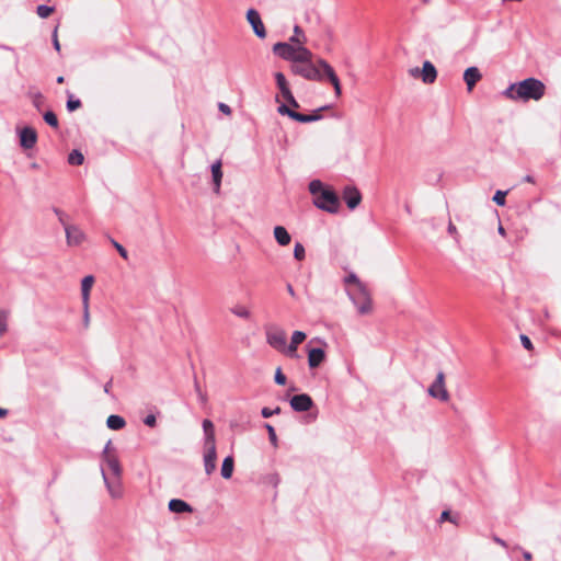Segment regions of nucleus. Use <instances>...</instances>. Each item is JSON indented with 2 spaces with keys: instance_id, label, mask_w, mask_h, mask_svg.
<instances>
[{
  "instance_id": "obj_1",
  "label": "nucleus",
  "mask_w": 561,
  "mask_h": 561,
  "mask_svg": "<svg viewBox=\"0 0 561 561\" xmlns=\"http://www.w3.org/2000/svg\"><path fill=\"white\" fill-rule=\"evenodd\" d=\"M312 57L311 50L308 49V56L304 60H297L290 66L291 72L311 81H323L327 79L333 85L335 95L337 98L341 96V82L332 66L321 58L314 64Z\"/></svg>"
},
{
  "instance_id": "obj_2",
  "label": "nucleus",
  "mask_w": 561,
  "mask_h": 561,
  "mask_svg": "<svg viewBox=\"0 0 561 561\" xmlns=\"http://www.w3.org/2000/svg\"><path fill=\"white\" fill-rule=\"evenodd\" d=\"M545 90V84L540 80L527 78L510 84L503 92V95L513 101H538L543 96Z\"/></svg>"
},
{
  "instance_id": "obj_3",
  "label": "nucleus",
  "mask_w": 561,
  "mask_h": 561,
  "mask_svg": "<svg viewBox=\"0 0 561 561\" xmlns=\"http://www.w3.org/2000/svg\"><path fill=\"white\" fill-rule=\"evenodd\" d=\"M290 43L278 42L273 46V53L279 58L290 61L291 65L297 60H304L308 56V48L304 46V41L296 36L289 38Z\"/></svg>"
},
{
  "instance_id": "obj_4",
  "label": "nucleus",
  "mask_w": 561,
  "mask_h": 561,
  "mask_svg": "<svg viewBox=\"0 0 561 561\" xmlns=\"http://www.w3.org/2000/svg\"><path fill=\"white\" fill-rule=\"evenodd\" d=\"M285 101L287 102V104H280L277 108V112L280 114V115H287L288 117H290L291 119L296 121V122H299V123H311V122H317L319 119H321V115H320V112L322 110H325L328 108V106H323L321 108H318L312 114H301V113H298L296 111H294L291 107L294 108H297L299 107V104L298 102L296 101L295 96L293 95V93H289L287 94L286 96H284Z\"/></svg>"
},
{
  "instance_id": "obj_5",
  "label": "nucleus",
  "mask_w": 561,
  "mask_h": 561,
  "mask_svg": "<svg viewBox=\"0 0 561 561\" xmlns=\"http://www.w3.org/2000/svg\"><path fill=\"white\" fill-rule=\"evenodd\" d=\"M346 294L359 314H368L373 309L371 298L366 285L346 288Z\"/></svg>"
},
{
  "instance_id": "obj_6",
  "label": "nucleus",
  "mask_w": 561,
  "mask_h": 561,
  "mask_svg": "<svg viewBox=\"0 0 561 561\" xmlns=\"http://www.w3.org/2000/svg\"><path fill=\"white\" fill-rule=\"evenodd\" d=\"M266 343L277 352L285 355L287 334L286 331L277 325H268L265 328Z\"/></svg>"
},
{
  "instance_id": "obj_7",
  "label": "nucleus",
  "mask_w": 561,
  "mask_h": 561,
  "mask_svg": "<svg viewBox=\"0 0 561 561\" xmlns=\"http://www.w3.org/2000/svg\"><path fill=\"white\" fill-rule=\"evenodd\" d=\"M313 204L319 209H322L330 214L337 213L340 208V199L337 195L334 193V191L328 187L323 192H321L320 195H317V197L313 198Z\"/></svg>"
},
{
  "instance_id": "obj_8",
  "label": "nucleus",
  "mask_w": 561,
  "mask_h": 561,
  "mask_svg": "<svg viewBox=\"0 0 561 561\" xmlns=\"http://www.w3.org/2000/svg\"><path fill=\"white\" fill-rule=\"evenodd\" d=\"M59 216V221L64 226L67 244L69 247H78L85 240V233L76 225H69L64 220V214L60 210H56Z\"/></svg>"
},
{
  "instance_id": "obj_9",
  "label": "nucleus",
  "mask_w": 561,
  "mask_h": 561,
  "mask_svg": "<svg viewBox=\"0 0 561 561\" xmlns=\"http://www.w3.org/2000/svg\"><path fill=\"white\" fill-rule=\"evenodd\" d=\"M428 394L443 402L448 401L449 393L445 387V375L443 371L436 375L435 381L428 388Z\"/></svg>"
},
{
  "instance_id": "obj_10",
  "label": "nucleus",
  "mask_w": 561,
  "mask_h": 561,
  "mask_svg": "<svg viewBox=\"0 0 561 561\" xmlns=\"http://www.w3.org/2000/svg\"><path fill=\"white\" fill-rule=\"evenodd\" d=\"M204 469L205 473L207 476H210L216 470V462H217V450H216V444L211 445H204Z\"/></svg>"
},
{
  "instance_id": "obj_11",
  "label": "nucleus",
  "mask_w": 561,
  "mask_h": 561,
  "mask_svg": "<svg viewBox=\"0 0 561 561\" xmlns=\"http://www.w3.org/2000/svg\"><path fill=\"white\" fill-rule=\"evenodd\" d=\"M101 472H102V477H103L104 483H105V485L107 488V491H108L110 495L113 499L121 497L123 495V488H122L121 477H115V476L108 477L106 474L105 469H104L103 466L101 467Z\"/></svg>"
},
{
  "instance_id": "obj_12",
  "label": "nucleus",
  "mask_w": 561,
  "mask_h": 561,
  "mask_svg": "<svg viewBox=\"0 0 561 561\" xmlns=\"http://www.w3.org/2000/svg\"><path fill=\"white\" fill-rule=\"evenodd\" d=\"M247 20L253 28L254 34L264 38L266 36L265 26L261 20L260 13L255 9H249L247 12Z\"/></svg>"
},
{
  "instance_id": "obj_13",
  "label": "nucleus",
  "mask_w": 561,
  "mask_h": 561,
  "mask_svg": "<svg viewBox=\"0 0 561 561\" xmlns=\"http://www.w3.org/2000/svg\"><path fill=\"white\" fill-rule=\"evenodd\" d=\"M306 333L302 331H294L290 337V343L286 344V353L285 356L290 358H297V350L299 344H301L306 340Z\"/></svg>"
},
{
  "instance_id": "obj_14",
  "label": "nucleus",
  "mask_w": 561,
  "mask_h": 561,
  "mask_svg": "<svg viewBox=\"0 0 561 561\" xmlns=\"http://www.w3.org/2000/svg\"><path fill=\"white\" fill-rule=\"evenodd\" d=\"M313 402L306 393L296 394L290 399V407L296 412H306L311 409Z\"/></svg>"
},
{
  "instance_id": "obj_15",
  "label": "nucleus",
  "mask_w": 561,
  "mask_h": 561,
  "mask_svg": "<svg viewBox=\"0 0 561 561\" xmlns=\"http://www.w3.org/2000/svg\"><path fill=\"white\" fill-rule=\"evenodd\" d=\"M343 199L350 209H355L362 201V194L355 186H346L343 191Z\"/></svg>"
},
{
  "instance_id": "obj_16",
  "label": "nucleus",
  "mask_w": 561,
  "mask_h": 561,
  "mask_svg": "<svg viewBox=\"0 0 561 561\" xmlns=\"http://www.w3.org/2000/svg\"><path fill=\"white\" fill-rule=\"evenodd\" d=\"M37 141V134L32 127H24L20 131V144L24 149H32Z\"/></svg>"
},
{
  "instance_id": "obj_17",
  "label": "nucleus",
  "mask_w": 561,
  "mask_h": 561,
  "mask_svg": "<svg viewBox=\"0 0 561 561\" xmlns=\"http://www.w3.org/2000/svg\"><path fill=\"white\" fill-rule=\"evenodd\" d=\"M481 78L482 75L478 67L472 66L467 68L463 72V80L467 84V90L471 92L477 82L481 80Z\"/></svg>"
},
{
  "instance_id": "obj_18",
  "label": "nucleus",
  "mask_w": 561,
  "mask_h": 561,
  "mask_svg": "<svg viewBox=\"0 0 561 561\" xmlns=\"http://www.w3.org/2000/svg\"><path fill=\"white\" fill-rule=\"evenodd\" d=\"M325 359V352L320 348H310L308 351V365L311 369L319 367Z\"/></svg>"
},
{
  "instance_id": "obj_19",
  "label": "nucleus",
  "mask_w": 561,
  "mask_h": 561,
  "mask_svg": "<svg viewBox=\"0 0 561 561\" xmlns=\"http://www.w3.org/2000/svg\"><path fill=\"white\" fill-rule=\"evenodd\" d=\"M421 77L422 81L427 84L433 83L436 80L437 71L435 66L431 61H424L423 67L421 69Z\"/></svg>"
},
{
  "instance_id": "obj_20",
  "label": "nucleus",
  "mask_w": 561,
  "mask_h": 561,
  "mask_svg": "<svg viewBox=\"0 0 561 561\" xmlns=\"http://www.w3.org/2000/svg\"><path fill=\"white\" fill-rule=\"evenodd\" d=\"M102 461L111 470L112 476H115V477L122 476V468H121V463H119V460H118L116 454L112 455V456L102 457Z\"/></svg>"
},
{
  "instance_id": "obj_21",
  "label": "nucleus",
  "mask_w": 561,
  "mask_h": 561,
  "mask_svg": "<svg viewBox=\"0 0 561 561\" xmlns=\"http://www.w3.org/2000/svg\"><path fill=\"white\" fill-rule=\"evenodd\" d=\"M168 507L171 512L178 513V514L193 512L192 506L188 503H186L185 501L180 500V499H172L169 502Z\"/></svg>"
},
{
  "instance_id": "obj_22",
  "label": "nucleus",
  "mask_w": 561,
  "mask_h": 561,
  "mask_svg": "<svg viewBox=\"0 0 561 561\" xmlns=\"http://www.w3.org/2000/svg\"><path fill=\"white\" fill-rule=\"evenodd\" d=\"M273 233H274V238H275L276 242L282 247L288 245L291 241L290 234L288 233L286 228L283 226H276L274 228Z\"/></svg>"
},
{
  "instance_id": "obj_23",
  "label": "nucleus",
  "mask_w": 561,
  "mask_h": 561,
  "mask_svg": "<svg viewBox=\"0 0 561 561\" xmlns=\"http://www.w3.org/2000/svg\"><path fill=\"white\" fill-rule=\"evenodd\" d=\"M94 284V277L92 275H88L81 280V296H82V305H87L90 299V291Z\"/></svg>"
},
{
  "instance_id": "obj_24",
  "label": "nucleus",
  "mask_w": 561,
  "mask_h": 561,
  "mask_svg": "<svg viewBox=\"0 0 561 561\" xmlns=\"http://www.w3.org/2000/svg\"><path fill=\"white\" fill-rule=\"evenodd\" d=\"M203 431L205 434L204 445L216 444L214 424L210 420L203 421Z\"/></svg>"
},
{
  "instance_id": "obj_25",
  "label": "nucleus",
  "mask_w": 561,
  "mask_h": 561,
  "mask_svg": "<svg viewBox=\"0 0 561 561\" xmlns=\"http://www.w3.org/2000/svg\"><path fill=\"white\" fill-rule=\"evenodd\" d=\"M211 174H213V181L215 185V192H219L221 179H222V171H221V160H217L211 164Z\"/></svg>"
},
{
  "instance_id": "obj_26",
  "label": "nucleus",
  "mask_w": 561,
  "mask_h": 561,
  "mask_svg": "<svg viewBox=\"0 0 561 561\" xmlns=\"http://www.w3.org/2000/svg\"><path fill=\"white\" fill-rule=\"evenodd\" d=\"M234 460L232 456H227L221 465V477L224 479H230L233 473Z\"/></svg>"
},
{
  "instance_id": "obj_27",
  "label": "nucleus",
  "mask_w": 561,
  "mask_h": 561,
  "mask_svg": "<svg viewBox=\"0 0 561 561\" xmlns=\"http://www.w3.org/2000/svg\"><path fill=\"white\" fill-rule=\"evenodd\" d=\"M275 80H276L277 88L279 89L283 98L286 96L287 94L291 93V91L289 89V84H288L283 72H276Z\"/></svg>"
},
{
  "instance_id": "obj_28",
  "label": "nucleus",
  "mask_w": 561,
  "mask_h": 561,
  "mask_svg": "<svg viewBox=\"0 0 561 561\" xmlns=\"http://www.w3.org/2000/svg\"><path fill=\"white\" fill-rule=\"evenodd\" d=\"M106 425L111 430L118 431V430H122L126 425V422H125L124 417L116 415V414H112L107 417Z\"/></svg>"
},
{
  "instance_id": "obj_29",
  "label": "nucleus",
  "mask_w": 561,
  "mask_h": 561,
  "mask_svg": "<svg viewBox=\"0 0 561 561\" xmlns=\"http://www.w3.org/2000/svg\"><path fill=\"white\" fill-rule=\"evenodd\" d=\"M327 187L323 186V183L320 180H312L309 183V192L313 196V198L317 197V195H320L321 192H323Z\"/></svg>"
},
{
  "instance_id": "obj_30",
  "label": "nucleus",
  "mask_w": 561,
  "mask_h": 561,
  "mask_svg": "<svg viewBox=\"0 0 561 561\" xmlns=\"http://www.w3.org/2000/svg\"><path fill=\"white\" fill-rule=\"evenodd\" d=\"M84 157L79 150H72L68 156V162L72 165H80L83 163Z\"/></svg>"
},
{
  "instance_id": "obj_31",
  "label": "nucleus",
  "mask_w": 561,
  "mask_h": 561,
  "mask_svg": "<svg viewBox=\"0 0 561 561\" xmlns=\"http://www.w3.org/2000/svg\"><path fill=\"white\" fill-rule=\"evenodd\" d=\"M344 284L346 286V288H350V287H357L358 285H364L363 282H360V279L356 276V274L354 273H350L345 278H344Z\"/></svg>"
},
{
  "instance_id": "obj_32",
  "label": "nucleus",
  "mask_w": 561,
  "mask_h": 561,
  "mask_svg": "<svg viewBox=\"0 0 561 561\" xmlns=\"http://www.w3.org/2000/svg\"><path fill=\"white\" fill-rule=\"evenodd\" d=\"M231 312L242 319H249L251 313L249 309L244 306H236L231 309Z\"/></svg>"
},
{
  "instance_id": "obj_33",
  "label": "nucleus",
  "mask_w": 561,
  "mask_h": 561,
  "mask_svg": "<svg viewBox=\"0 0 561 561\" xmlns=\"http://www.w3.org/2000/svg\"><path fill=\"white\" fill-rule=\"evenodd\" d=\"M294 257L298 261H302L306 257L305 247L300 242H297L294 247Z\"/></svg>"
},
{
  "instance_id": "obj_34",
  "label": "nucleus",
  "mask_w": 561,
  "mask_h": 561,
  "mask_svg": "<svg viewBox=\"0 0 561 561\" xmlns=\"http://www.w3.org/2000/svg\"><path fill=\"white\" fill-rule=\"evenodd\" d=\"M53 11H54V8L45 5V4H41L36 9L38 16H41L42 19L48 18L53 13Z\"/></svg>"
},
{
  "instance_id": "obj_35",
  "label": "nucleus",
  "mask_w": 561,
  "mask_h": 561,
  "mask_svg": "<svg viewBox=\"0 0 561 561\" xmlns=\"http://www.w3.org/2000/svg\"><path fill=\"white\" fill-rule=\"evenodd\" d=\"M44 121L51 127L56 128L58 127V119H57V116L54 112H46L44 114Z\"/></svg>"
},
{
  "instance_id": "obj_36",
  "label": "nucleus",
  "mask_w": 561,
  "mask_h": 561,
  "mask_svg": "<svg viewBox=\"0 0 561 561\" xmlns=\"http://www.w3.org/2000/svg\"><path fill=\"white\" fill-rule=\"evenodd\" d=\"M265 428L267 430V433H268V439H270L271 444H272L274 447H277V445H278V439H277V435H276V433H275L274 427H273L271 424H265Z\"/></svg>"
},
{
  "instance_id": "obj_37",
  "label": "nucleus",
  "mask_w": 561,
  "mask_h": 561,
  "mask_svg": "<svg viewBox=\"0 0 561 561\" xmlns=\"http://www.w3.org/2000/svg\"><path fill=\"white\" fill-rule=\"evenodd\" d=\"M506 194V191H496L493 196V202L499 206H504Z\"/></svg>"
},
{
  "instance_id": "obj_38",
  "label": "nucleus",
  "mask_w": 561,
  "mask_h": 561,
  "mask_svg": "<svg viewBox=\"0 0 561 561\" xmlns=\"http://www.w3.org/2000/svg\"><path fill=\"white\" fill-rule=\"evenodd\" d=\"M111 240V243L113 244V247L117 250V252L119 253V255L124 259V260H127L128 259V253L126 251V249L121 244L118 243L116 240L114 239H110Z\"/></svg>"
},
{
  "instance_id": "obj_39",
  "label": "nucleus",
  "mask_w": 561,
  "mask_h": 561,
  "mask_svg": "<svg viewBox=\"0 0 561 561\" xmlns=\"http://www.w3.org/2000/svg\"><path fill=\"white\" fill-rule=\"evenodd\" d=\"M8 312L0 310V335L7 331Z\"/></svg>"
},
{
  "instance_id": "obj_40",
  "label": "nucleus",
  "mask_w": 561,
  "mask_h": 561,
  "mask_svg": "<svg viewBox=\"0 0 561 561\" xmlns=\"http://www.w3.org/2000/svg\"><path fill=\"white\" fill-rule=\"evenodd\" d=\"M274 379L277 385L284 386L286 383L287 379L286 376L283 374L280 367L276 369Z\"/></svg>"
},
{
  "instance_id": "obj_41",
  "label": "nucleus",
  "mask_w": 561,
  "mask_h": 561,
  "mask_svg": "<svg viewBox=\"0 0 561 561\" xmlns=\"http://www.w3.org/2000/svg\"><path fill=\"white\" fill-rule=\"evenodd\" d=\"M81 106V101L79 99H72L70 98L68 101H67V108L68 111L72 112V111H76L77 108H79Z\"/></svg>"
},
{
  "instance_id": "obj_42",
  "label": "nucleus",
  "mask_w": 561,
  "mask_h": 561,
  "mask_svg": "<svg viewBox=\"0 0 561 561\" xmlns=\"http://www.w3.org/2000/svg\"><path fill=\"white\" fill-rule=\"evenodd\" d=\"M279 412H280V408L279 407L275 408L274 410H272L270 408H263L262 411H261V414H262L263 417L267 419V417H271L274 414H278Z\"/></svg>"
},
{
  "instance_id": "obj_43",
  "label": "nucleus",
  "mask_w": 561,
  "mask_h": 561,
  "mask_svg": "<svg viewBox=\"0 0 561 561\" xmlns=\"http://www.w3.org/2000/svg\"><path fill=\"white\" fill-rule=\"evenodd\" d=\"M115 449L112 445V442L108 440L102 451V457H105V456H112V455H115Z\"/></svg>"
},
{
  "instance_id": "obj_44",
  "label": "nucleus",
  "mask_w": 561,
  "mask_h": 561,
  "mask_svg": "<svg viewBox=\"0 0 561 561\" xmlns=\"http://www.w3.org/2000/svg\"><path fill=\"white\" fill-rule=\"evenodd\" d=\"M520 342H522V345H523L526 350H528V351L533 350V343H531L530 339H529L527 335L522 334V335H520Z\"/></svg>"
},
{
  "instance_id": "obj_45",
  "label": "nucleus",
  "mask_w": 561,
  "mask_h": 561,
  "mask_svg": "<svg viewBox=\"0 0 561 561\" xmlns=\"http://www.w3.org/2000/svg\"><path fill=\"white\" fill-rule=\"evenodd\" d=\"M293 36H296V37L300 38L301 41H304V44L307 41L304 31L298 25H295V27H294V35Z\"/></svg>"
},
{
  "instance_id": "obj_46",
  "label": "nucleus",
  "mask_w": 561,
  "mask_h": 561,
  "mask_svg": "<svg viewBox=\"0 0 561 561\" xmlns=\"http://www.w3.org/2000/svg\"><path fill=\"white\" fill-rule=\"evenodd\" d=\"M144 423L149 427H154L157 424L156 416L153 414H149L144 419Z\"/></svg>"
},
{
  "instance_id": "obj_47",
  "label": "nucleus",
  "mask_w": 561,
  "mask_h": 561,
  "mask_svg": "<svg viewBox=\"0 0 561 561\" xmlns=\"http://www.w3.org/2000/svg\"><path fill=\"white\" fill-rule=\"evenodd\" d=\"M82 307H83V322H84V327L87 328L90 322L89 302H87V305H82Z\"/></svg>"
},
{
  "instance_id": "obj_48",
  "label": "nucleus",
  "mask_w": 561,
  "mask_h": 561,
  "mask_svg": "<svg viewBox=\"0 0 561 561\" xmlns=\"http://www.w3.org/2000/svg\"><path fill=\"white\" fill-rule=\"evenodd\" d=\"M445 520H449V522L456 524V519L454 517H451V515L448 511H444L440 514V522H445Z\"/></svg>"
},
{
  "instance_id": "obj_49",
  "label": "nucleus",
  "mask_w": 561,
  "mask_h": 561,
  "mask_svg": "<svg viewBox=\"0 0 561 561\" xmlns=\"http://www.w3.org/2000/svg\"><path fill=\"white\" fill-rule=\"evenodd\" d=\"M43 103V95L41 93H36L33 98V104L34 106H36L37 108L41 107Z\"/></svg>"
},
{
  "instance_id": "obj_50",
  "label": "nucleus",
  "mask_w": 561,
  "mask_h": 561,
  "mask_svg": "<svg viewBox=\"0 0 561 561\" xmlns=\"http://www.w3.org/2000/svg\"><path fill=\"white\" fill-rule=\"evenodd\" d=\"M53 44H54V47L57 51L60 50V44H59V41H58V37H57V27L54 30V33H53Z\"/></svg>"
},
{
  "instance_id": "obj_51",
  "label": "nucleus",
  "mask_w": 561,
  "mask_h": 561,
  "mask_svg": "<svg viewBox=\"0 0 561 561\" xmlns=\"http://www.w3.org/2000/svg\"><path fill=\"white\" fill-rule=\"evenodd\" d=\"M218 107H219V111L222 112L224 114H226V115L231 114V108L229 105H227L225 103H219Z\"/></svg>"
},
{
  "instance_id": "obj_52",
  "label": "nucleus",
  "mask_w": 561,
  "mask_h": 561,
  "mask_svg": "<svg viewBox=\"0 0 561 561\" xmlns=\"http://www.w3.org/2000/svg\"><path fill=\"white\" fill-rule=\"evenodd\" d=\"M448 232L453 236L457 234V228L451 221L448 224Z\"/></svg>"
},
{
  "instance_id": "obj_53",
  "label": "nucleus",
  "mask_w": 561,
  "mask_h": 561,
  "mask_svg": "<svg viewBox=\"0 0 561 561\" xmlns=\"http://www.w3.org/2000/svg\"><path fill=\"white\" fill-rule=\"evenodd\" d=\"M493 540H494V542H496L497 545H500V546H502L504 548L507 547L506 542L503 539H501L500 537L494 536Z\"/></svg>"
},
{
  "instance_id": "obj_54",
  "label": "nucleus",
  "mask_w": 561,
  "mask_h": 561,
  "mask_svg": "<svg viewBox=\"0 0 561 561\" xmlns=\"http://www.w3.org/2000/svg\"><path fill=\"white\" fill-rule=\"evenodd\" d=\"M410 75L412 77H419V76H421V69L420 68L410 69Z\"/></svg>"
},
{
  "instance_id": "obj_55",
  "label": "nucleus",
  "mask_w": 561,
  "mask_h": 561,
  "mask_svg": "<svg viewBox=\"0 0 561 561\" xmlns=\"http://www.w3.org/2000/svg\"><path fill=\"white\" fill-rule=\"evenodd\" d=\"M195 388H196V391H197V393L199 396V399H202V401H204L205 400V396L202 393L201 388H199L197 382L195 383Z\"/></svg>"
},
{
  "instance_id": "obj_56",
  "label": "nucleus",
  "mask_w": 561,
  "mask_h": 561,
  "mask_svg": "<svg viewBox=\"0 0 561 561\" xmlns=\"http://www.w3.org/2000/svg\"><path fill=\"white\" fill-rule=\"evenodd\" d=\"M523 557H524V559H525V560H527V561H530V560H531V558H533V556H531V553H530L529 551H524V552H523Z\"/></svg>"
},
{
  "instance_id": "obj_57",
  "label": "nucleus",
  "mask_w": 561,
  "mask_h": 561,
  "mask_svg": "<svg viewBox=\"0 0 561 561\" xmlns=\"http://www.w3.org/2000/svg\"><path fill=\"white\" fill-rule=\"evenodd\" d=\"M524 181H525V182H528V183H534V178H533L531 175H526V176L524 178Z\"/></svg>"
},
{
  "instance_id": "obj_58",
  "label": "nucleus",
  "mask_w": 561,
  "mask_h": 561,
  "mask_svg": "<svg viewBox=\"0 0 561 561\" xmlns=\"http://www.w3.org/2000/svg\"><path fill=\"white\" fill-rule=\"evenodd\" d=\"M287 290H288L289 295H291V296L295 295V291H294V288L291 285H287Z\"/></svg>"
},
{
  "instance_id": "obj_59",
  "label": "nucleus",
  "mask_w": 561,
  "mask_h": 561,
  "mask_svg": "<svg viewBox=\"0 0 561 561\" xmlns=\"http://www.w3.org/2000/svg\"><path fill=\"white\" fill-rule=\"evenodd\" d=\"M8 414V411L5 409L0 408V417H3Z\"/></svg>"
},
{
  "instance_id": "obj_60",
  "label": "nucleus",
  "mask_w": 561,
  "mask_h": 561,
  "mask_svg": "<svg viewBox=\"0 0 561 561\" xmlns=\"http://www.w3.org/2000/svg\"><path fill=\"white\" fill-rule=\"evenodd\" d=\"M499 233L504 236L505 234V230L502 226L499 227Z\"/></svg>"
},
{
  "instance_id": "obj_61",
  "label": "nucleus",
  "mask_w": 561,
  "mask_h": 561,
  "mask_svg": "<svg viewBox=\"0 0 561 561\" xmlns=\"http://www.w3.org/2000/svg\"><path fill=\"white\" fill-rule=\"evenodd\" d=\"M57 82H58V83H62V82H64V77H61V76H60V77H58V78H57Z\"/></svg>"
},
{
  "instance_id": "obj_62",
  "label": "nucleus",
  "mask_w": 561,
  "mask_h": 561,
  "mask_svg": "<svg viewBox=\"0 0 561 561\" xmlns=\"http://www.w3.org/2000/svg\"><path fill=\"white\" fill-rule=\"evenodd\" d=\"M105 392H108L110 390V385H106L105 388H104Z\"/></svg>"
},
{
  "instance_id": "obj_63",
  "label": "nucleus",
  "mask_w": 561,
  "mask_h": 561,
  "mask_svg": "<svg viewBox=\"0 0 561 561\" xmlns=\"http://www.w3.org/2000/svg\"><path fill=\"white\" fill-rule=\"evenodd\" d=\"M422 1H423V3H428L430 2V0H422Z\"/></svg>"
}]
</instances>
